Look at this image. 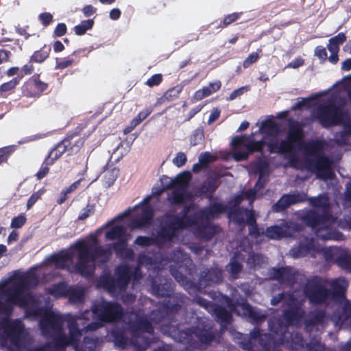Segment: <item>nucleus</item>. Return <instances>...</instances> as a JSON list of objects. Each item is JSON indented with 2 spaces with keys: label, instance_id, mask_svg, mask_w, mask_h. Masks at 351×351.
Masks as SVG:
<instances>
[{
  "label": "nucleus",
  "instance_id": "obj_1",
  "mask_svg": "<svg viewBox=\"0 0 351 351\" xmlns=\"http://www.w3.org/2000/svg\"><path fill=\"white\" fill-rule=\"evenodd\" d=\"M331 289L308 280L304 288L295 289L273 297L271 304L277 305L280 302L284 306V317L289 326L283 324L280 319H274L269 322V334L261 333L255 327L250 335L237 332L234 335L235 341L244 350L248 351H280L279 344H286L291 349L302 348V335L295 332L293 326H301L305 312L302 308L306 298L311 304H324L326 306L338 304V310L331 317L336 326H351L350 304L346 300L345 293L348 283L345 278L340 277L328 282ZM344 351H351V339L344 347Z\"/></svg>",
  "mask_w": 351,
  "mask_h": 351
},
{
  "label": "nucleus",
  "instance_id": "obj_2",
  "mask_svg": "<svg viewBox=\"0 0 351 351\" xmlns=\"http://www.w3.org/2000/svg\"><path fill=\"white\" fill-rule=\"evenodd\" d=\"M289 130L286 140L278 142L276 138L282 133L279 124L269 121L262 123L258 132L264 135V141H254L252 136H237L232 139L233 158L237 161L246 160L250 153L261 151L267 143L271 150H276L282 154H291L289 164L295 169H300L301 164L293 154L295 146L304 154L305 167L314 172L317 177L322 180L331 178L333 172L331 169L332 162L325 156L324 144L321 141H310L303 142V130L301 124L293 119H289Z\"/></svg>",
  "mask_w": 351,
  "mask_h": 351
},
{
  "label": "nucleus",
  "instance_id": "obj_3",
  "mask_svg": "<svg viewBox=\"0 0 351 351\" xmlns=\"http://www.w3.org/2000/svg\"><path fill=\"white\" fill-rule=\"evenodd\" d=\"M92 243L85 239L77 240L71 248L74 252H67L51 256V261L55 266L61 269L66 268L69 263L73 261V256L76 258L74 268L76 272L84 277H91L96 269V262L105 264L109 261L112 256L111 248L97 245L98 239L93 236Z\"/></svg>",
  "mask_w": 351,
  "mask_h": 351
},
{
  "label": "nucleus",
  "instance_id": "obj_4",
  "mask_svg": "<svg viewBox=\"0 0 351 351\" xmlns=\"http://www.w3.org/2000/svg\"><path fill=\"white\" fill-rule=\"evenodd\" d=\"M193 261L186 253L180 250L173 251L171 254L169 272L190 295H194L193 300L197 302V284L187 278V275H193Z\"/></svg>",
  "mask_w": 351,
  "mask_h": 351
},
{
  "label": "nucleus",
  "instance_id": "obj_5",
  "mask_svg": "<svg viewBox=\"0 0 351 351\" xmlns=\"http://www.w3.org/2000/svg\"><path fill=\"white\" fill-rule=\"evenodd\" d=\"M191 208V205L185 206L180 215H173L167 217V219L162 224L156 237L158 244L172 241L179 230L197 225V212L194 211L192 215H189Z\"/></svg>",
  "mask_w": 351,
  "mask_h": 351
},
{
  "label": "nucleus",
  "instance_id": "obj_6",
  "mask_svg": "<svg viewBox=\"0 0 351 351\" xmlns=\"http://www.w3.org/2000/svg\"><path fill=\"white\" fill-rule=\"evenodd\" d=\"M319 250L322 251L323 255L327 261L334 262L337 265L340 259H342L346 256V249L337 247H329L322 249L312 237H308L301 238L298 246L290 250L289 255L294 258H298L308 254L313 256L314 253Z\"/></svg>",
  "mask_w": 351,
  "mask_h": 351
},
{
  "label": "nucleus",
  "instance_id": "obj_7",
  "mask_svg": "<svg viewBox=\"0 0 351 351\" xmlns=\"http://www.w3.org/2000/svg\"><path fill=\"white\" fill-rule=\"evenodd\" d=\"M37 282L38 278L36 275L28 274L11 286L3 288L1 291L2 295L13 306H19L26 308L29 303L35 302V300L31 293L23 294V291L29 289L31 285H36Z\"/></svg>",
  "mask_w": 351,
  "mask_h": 351
},
{
  "label": "nucleus",
  "instance_id": "obj_8",
  "mask_svg": "<svg viewBox=\"0 0 351 351\" xmlns=\"http://www.w3.org/2000/svg\"><path fill=\"white\" fill-rule=\"evenodd\" d=\"M301 218L306 224L315 229L317 237L322 240L343 239V234L335 228L337 221L332 216L319 217L315 211L308 210L301 215Z\"/></svg>",
  "mask_w": 351,
  "mask_h": 351
},
{
  "label": "nucleus",
  "instance_id": "obj_9",
  "mask_svg": "<svg viewBox=\"0 0 351 351\" xmlns=\"http://www.w3.org/2000/svg\"><path fill=\"white\" fill-rule=\"evenodd\" d=\"M173 282L171 279H160L152 282V293L157 297H168L169 299L163 304L164 308L168 314H178L189 298L182 293H173Z\"/></svg>",
  "mask_w": 351,
  "mask_h": 351
},
{
  "label": "nucleus",
  "instance_id": "obj_10",
  "mask_svg": "<svg viewBox=\"0 0 351 351\" xmlns=\"http://www.w3.org/2000/svg\"><path fill=\"white\" fill-rule=\"evenodd\" d=\"M131 281V267L128 264L117 265L114 269V277L110 274L101 275L97 286L110 293L124 292Z\"/></svg>",
  "mask_w": 351,
  "mask_h": 351
},
{
  "label": "nucleus",
  "instance_id": "obj_11",
  "mask_svg": "<svg viewBox=\"0 0 351 351\" xmlns=\"http://www.w3.org/2000/svg\"><path fill=\"white\" fill-rule=\"evenodd\" d=\"M191 179V174L189 171H184L174 179H170L164 189H172L171 195L169 196V202L171 204L181 205L191 203L194 200V196H197V192L193 194L189 190V182Z\"/></svg>",
  "mask_w": 351,
  "mask_h": 351
},
{
  "label": "nucleus",
  "instance_id": "obj_12",
  "mask_svg": "<svg viewBox=\"0 0 351 351\" xmlns=\"http://www.w3.org/2000/svg\"><path fill=\"white\" fill-rule=\"evenodd\" d=\"M93 316L104 324L119 322L123 316V309L117 302L102 300L91 306Z\"/></svg>",
  "mask_w": 351,
  "mask_h": 351
},
{
  "label": "nucleus",
  "instance_id": "obj_13",
  "mask_svg": "<svg viewBox=\"0 0 351 351\" xmlns=\"http://www.w3.org/2000/svg\"><path fill=\"white\" fill-rule=\"evenodd\" d=\"M224 304L230 311L235 312L238 315L247 318L253 323L261 322L265 319V315L262 311L252 307L245 299H238L236 295H232L231 299L224 298Z\"/></svg>",
  "mask_w": 351,
  "mask_h": 351
},
{
  "label": "nucleus",
  "instance_id": "obj_14",
  "mask_svg": "<svg viewBox=\"0 0 351 351\" xmlns=\"http://www.w3.org/2000/svg\"><path fill=\"white\" fill-rule=\"evenodd\" d=\"M314 116L324 127L341 124L344 121L342 109L335 105L333 99H330L326 105L318 106Z\"/></svg>",
  "mask_w": 351,
  "mask_h": 351
},
{
  "label": "nucleus",
  "instance_id": "obj_15",
  "mask_svg": "<svg viewBox=\"0 0 351 351\" xmlns=\"http://www.w3.org/2000/svg\"><path fill=\"white\" fill-rule=\"evenodd\" d=\"M191 322H179L169 326L170 336L176 341L193 348H197V325L186 326Z\"/></svg>",
  "mask_w": 351,
  "mask_h": 351
},
{
  "label": "nucleus",
  "instance_id": "obj_16",
  "mask_svg": "<svg viewBox=\"0 0 351 351\" xmlns=\"http://www.w3.org/2000/svg\"><path fill=\"white\" fill-rule=\"evenodd\" d=\"M64 319L62 315L45 309L39 322V327L44 336L60 332L63 328Z\"/></svg>",
  "mask_w": 351,
  "mask_h": 351
},
{
  "label": "nucleus",
  "instance_id": "obj_17",
  "mask_svg": "<svg viewBox=\"0 0 351 351\" xmlns=\"http://www.w3.org/2000/svg\"><path fill=\"white\" fill-rule=\"evenodd\" d=\"M49 88V84L40 79V74L34 73L22 86L23 96L28 98H38Z\"/></svg>",
  "mask_w": 351,
  "mask_h": 351
},
{
  "label": "nucleus",
  "instance_id": "obj_18",
  "mask_svg": "<svg viewBox=\"0 0 351 351\" xmlns=\"http://www.w3.org/2000/svg\"><path fill=\"white\" fill-rule=\"evenodd\" d=\"M90 311L86 310L84 311L80 316L75 317L71 314L65 315V320L67 322V327L69 328V338L71 342L72 346L76 350L80 346V339L83 335L84 330H80L77 324V319H88V315Z\"/></svg>",
  "mask_w": 351,
  "mask_h": 351
},
{
  "label": "nucleus",
  "instance_id": "obj_19",
  "mask_svg": "<svg viewBox=\"0 0 351 351\" xmlns=\"http://www.w3.org/2000/svg\"><path fill=\"white\" fill-rule=\"evenodd\" d=\"M300 230V226L294 222H284L279 226H273L267 228L266 236L271 239H280L283 237L295 236V233Z\"/></svg>",
  "mask_w": 351,
  "mask_h": 351
},
{
  "label": "nucleus",
  "instance_id": "obj_20",
  "mask_svg": "<svg viewBox=\"0 0 351 351\" xmlns=\"http://www.w3.org/2000/svg\"><path fill=\"white\" fill-rule=\"evenodd\" d=\"M269 275L271 278L277 280L282 284L293 285L295 282L301 279L302 276L297 273L292 267L272 268Z\"/></svg>",
  "mask_w": 351,
  "mask_h": 351
},
{
  "label": "nucleus",
  "instance_id": "obj_21",
  "mask_svg": "<svg viewBox=\"0 0 351 351\" xmlns=\"http://www.w3.org/2000/svg\"><path fill=\"white\" fill-rule=\"evenodd\" d=\"M267 167V165L265 163H261V167H258L259 169V179L257 181L255 186L252 189H250L246 191L244 193H242V194L237 196L234 198V206H237L243 199H246L249 200L250 205L252 204L254 200L256 199V194L257 193V191L259 190L261 188H262L266 181L265 180V169L264 168Z\"/></svg>",
  "mask_w": 351,
  "mask_h": 351
},
{
  "label": "nucleus",
  "instance_id": "obj_22",
  "mask_svg": "<svg viewBox=\"0 0 351 351\" xmlns=\"http://www.w3.org/2000/svg\"><path fill=\"white\" fill-rule=\"evenodd\" d=\"M128 327L133 336H139L144 332L153 334L154 330L152 322L145 315L139 314H136L135 320L130 322Z\"/></svg>",
  "mask_w": 351,
  "mask_h": 351
},
{
  "label": "nucleus",
  "instance_id": "obj_23",
  "mask_svg": "<svg viewBox=\"0 0 351 351\" xmlns=\"http://www.w3.org/2000/svg\"><path fill=\"white\" fill-rule=\"evenodd\" d=\"M60 143L67 154L71 156L80 152L84 145V139L78 132H75L69 133Z\"/></svg>",
  "mask_w": 351,
  "mask_h": 351
},
{
  "label": "nucleus",
  "instance_id": "obj_24",
  "mask_svg": "<svg viewBox=\"0 0 351 351\" xmlns=\"http://www.w3.org/2000/svg\"><path fill=\"white\" fill-rule=\"evenodd\" d=\"M328 319V317L323 311H314L311 312L304 319L305 328L309 332L314 330L318 331L320 328L324 327V324Z\"/></svg>",
  "mask_w": 351,
  "mask_h": 351
},
{
  "label": "nucleus",
  "instance_id": "obj_25",
  "mask_svg": "<svg viewBox=\"0 0 351 351\" xmlns=\"http://www.w3.org/2000/svg\"><path fill=\"white\" fill-rule=\"evenodd\" d=\"M199 306H204L208 311L213 312L217 321L220 322L221 327L226 326L232 321V315L230 311L225 308L220 306H213V304L206 303L201 297H199Z\"/></svg>",
  "mask_w": 351,
  "mask_h": 351
},
{
  "label": "nucleus",
  "instance_id": "obj_26",
  "mask_svg": "<svg viewBox=\"0 0 351 351\" xmlns=\"http://www.w3.org/2000/svg\"><path fill=\"white\" fill-rule=\"evenodd\" d=\"M306 199V194L302 192L284 195L273 206V210L276 212H279L292 204L304 202Z\"/></svg>",
  "mask_w": 351,
  "mask_h": 351
},
{
  "label": "nucleus",
  "instance_id": "obj_27",
  "mask_svg": "<svg viewBox=\"0 0 351 351\" xmlns=\"http://www.w3.org/2000/svg\"><path fill=\"white\" fill-rule=\"evenodd\" d=\"M154 213L149 205L143 206L141 213L133 219L130 223L131 229H141L151 224Z\"/></svg>",
  "mask_w": 351,
  "mask_h": 351
},
{
  "label": "nucleus",
  "instance_id": "obj_28",
  "mask_svg": "<svg viewBox=\"0 0 351 351\" xmlns=\"http://www.w3.org/2000/svg\"><path fill=\"white\" fill-rule=\"evenodd\" d=\"M310 204L315 208L311 210L315 211L319 217L332 216L330 213V203L326 195H321L317 197L308 199Z\"/></svg>",
  "mask_w": 351,
  "mask_h": 351
},
{
  "label": "nucleus",
  "instance_id": "obj_29",
  "mask_svg": "<svg viewBox=\"0 0 351 351\" xmlns=\"http://www.w3.org/2000/svg\"><path fill=\"white\" fill-rule=\"evenodd\" d=\"M222 281V271L218 267H214L206 272L201 274L199 278V289L204 285H210L212 283H219Z\"/></svg>",
  "mask_w": 351,
  "mask_h": 351
},
{
  "label": "nucleus",
  "instance_id": "obj_30",
  "mask_svg": "<svg viewBox=\"0 0 351 351\" xmlns=\"http://www.w3.org/2000/svg\"><path fill=\"white\" fill-rule=\"evenodd\" d=\"M253 215L254 213L252 210L236 208L229 213L228 217L230 220L237 225L241 226L244 224L245 222L252 221Z\"/></svg>",
  "mask_w": 351,
  "mask_h": 351
},
{
  "label": "nucleus",
  "instance_id": "obj_31",
  "mask_svg": "<svg viewBox=\"0 0 351 351\" xmlns=\"http://www.w3.org/2000/svg\"><path fill=\"white\" fill-rule=\"evenodd\" d=\"M226 206L221 203H215L204 210H199V220L206 219L208 220L217 217L220 214L225 212Z\"/></svg>",
  "mask_w": 351,
  "mask_h": 351
},
{
  "label": "nucleus",
  "instance_id": "obj_32",
  "mask_svg": "<svg viewBox=\"0 0 351 351\" xmlns=\"http://www.w3.org/2000/svg\"><path fill=\"white\" fill-rule=\"evenodd\" d=\"M51 46L44 45L38 50L35 51L30 56V62L42 64L49 57L51 53Z\"/></svg>",
  "mask_w": 351,
  "mask_h": 351
},
{
  "label": "nucleus",
  "instance_id": "obj_33",
  "mask_svg": "<svg viewBox=\"0 0 351 351\" xmlns=\"http://www.w3.org/2000/svg\"><path fill=\"white\" fill-rule=\"evenodd\" d=\"M344 203L346 207L351 208V182L346 185ZM339 226L343 229H351V215L346 216L343 220H340Z\"/></svg>",
  "mask_w": 351,
  "mask_h": 351
},
{
  "label": "nucleus",
  "instance_id": "obj_34",
  "mask_svg": "<svg viewBox=\"0 0 351 351\" xmlns=\"http://www.w3.org/2000/svg\"><path fill=\"white\" fill-rule=\"evenodd\" d=\"M22 78L23 75H18L8 82L3 83L0 86V97H6L9 93L13 92Z\"/></svg>",
  "mask_w": 351,
  "mask_h": 351
},
{
  "label": "nucleus",
  "instance_id": "obj_35",
  "mask_svg": "<svg viewBox=\"0 0 351 351\" xmlns=\"http://www.w3.org/2000/svg\"><path fill=\"white\" fill-rule=\"evenodd\" d=\"M65 152V149L62 147V145L59 142L48 153L45 158V163L47 165H53Z\"/></svg>",
  "mask_w": 351,
  "mask_h": 351
},
{
  "label": "nucleus",
  "instance_id": "obj_36",
  "mask_svg": "<svg viewBox=\"0 0 351 351\" xmlns=\"http://www.w3.org/2000/svg\"><path fill=\"white\" fill-rule=\"evenodd\" d=\"M53 343L54 347L58 350L65 349L69 346H72L71 342L69 340V336L65 335L63 332V328L60 332H56L53 334Z\"/></svg>",
  "mask_w": 351,
  "mask_h": 351
},
{
  "label": "nucleus",
  "instance_id": "obj_37",
  "mask_svg": "<svg viewBox=\"0 0 351 351\" xmlns=\"http://www.w3.org/2000/svg\"><path fill=\"white\" fill-rule=\"evenodd\" d=\"M126 229L123 226H115L106 232V238L110 241L125 239Z\"/></svg>",
  "mask_w": 351,
  "mask_h": 351
},
{
  "label": "nucleus",
  "instance_id": "obj_38",
  "mask_svg": "<svg viewBox=\"0 0 351 351\" xmlns=\"http://www.w3.org/2000/svg\"><path fill=\"white\" fill-rule=\"evenodd\" d=\"M335 140L339 145L351 146V126H346L343 131L337 132Z\"/></svg>",
  "mask_w": 351,
  "mask_h": 351
},
{
  "label": "nucleus",
  "instance_id": "obj_39",
  "mask_svg": "<svg viewBox=\"0 0 351 351\" xmlns=\"http://www.w3.org/2000/svg\"><path fill=\"white\" fill-rule=\"evenodd\" d=\"M98 344V337L96 336H85L82 347L78 346L75 351H95Z\"/></svg>",
  "mask_w": 351,
  "mask_h": 351
},
{
  "label": "nucleus",
  "instance_id": "obj_40",
  "mask_svg": "<svg viewBox=\"0 0 351 351\" xmlns=\"http://www.w3.org/2000/svg\"><path fill=\"white\" fill-rule=\"evenodd\" d=\"M239 259V256L235 253V256L231 258L227 267L228 272L233 279L238 278V274L241 272L242 269L241 263Z\"/></svg>",
  "mask_w": 351,
  "mask_h": 351
},
{
  "label": "nucleus",
  "instance_id": "obj_41",
  "mask_svg": "<svg viewBox=\"0 0 351 351\" xmlns=\"http://www.w3.org/2000/svg\"><path fill=\"white\" fill-rule=\"evenodd\" d=\"M267 261L266 257L259 254H250L247 261V264L250 267L256 268L261 267Z\"/></svg>",
  "mask_w": 351,
  "mask_h": 351
},
{
  "label": "nucleus",
  "instance_id": "obj_42",
  "mask_svg": "<svg viewBox=\"0 0 351 351\" xmlns=\"http://www.w3.org/2000/svg\"><path fill=\"white\" fill-rule=\"evenodd\" d=\"M84 296V291L82 289L73 288L70 287L66 297H68L71 302L77 303L82 301Z\"/></svg>",
  "mask_w": 351,
  "mask_h": 351
},
{
  "label": "nucleus",
  "instance_id": "obj_43",
  "mask_svg": "<svg viewBox=\"0 0 351 351\" xmlns=\"http://www.w3.org/2000/svg\"><path fill=\"white\" fill-rule=\"evenodd\" d=\"M94 25L93 19L82 21L79 25L74 27L75 34L77 36L85 34L87 30L91 29Z\"/></svg>",
  "mask_w": 351,
  "mask_h": 351
},
{
  "label": "nucleus",
  "instance_id": "obj_44",
  "mask_svg": "<svg viewBox=\"0 0 351 351\" xmlns=\"http://www.w3.org/2000/svg\"><path fill=\"white\" fill-rule=\"evenodd\" d=\"M134 244L141 247H149L158 244L156 237L138 236L134 240Z\"/></svg>",
  "mask_w": 351,
  "mask_h": 351
},
{
  "label": "nucleus",
  "instance_id": "obj_45",
  "mask_svg": "<svg viewBox=\"0 0 351 351\" xmlns=\"http://www.w3.org/2000/svg\"><path fill=\"white\" fill-rule=\"evenodd\" d=\"M69 287L66 283L60 282L53 286L51 293L55 296L66 297Z\"/></svg>",
  "mask_w": 351,
  "mask_h": 351
},
{
  "label": "nucleus",
  "instance_id": "obj_46",
  "mask_svg": "<svg viewBox=\"0 0 351 351\" xmlns=\"http://www.w3.org/2000/svg\"><path fill=\"white\" fill-rule=\"evenodd\" d=\"M16 145H8L0 148V165L7 162L10 156L16 151Z\"/></svg>",
  "mask_w": 351,
  "mask_h": 351
},
{
  "label": "nucleus",
  "instance_id": "obj_47",
  "mask_svg": "<svg viewBox=\"0 0 351 351\" xmlns=\"http://www.w3.org/2000/svg\"><path fill=\"white\" fill-rule=\"evenodd\" d=\"M112 336L113 337L114 343L117 346L119 347H124L127 345L128 338L125 336L122 330H113L112 332Z\"/></svg>",
  "mask_w": 351,
  "mask_h": 351
},
{
  "label": "nucleus",
  "instance_id": "obj_48",
  "mask_svg": "<svg viewBox=\"0 0 351 351\" xmlns=\"http://www.w3.org/2000/svg\"><path fill=\"white\" fill-rule=\"evenodd\" d=\"M220 87L221 82L219 81H216L213 83H210L207 86L203 87L201 90H199V94L201 93L202 97H205L219 90Z\"/></svg>",
  "mask_w": 351,
  "mask_h": 351
},
{
  "label": "nucleus",
  "instance_id": "obj_49",
  "mask_svg": "<svg viewBox=\"0 0 351 351\" xmlns=\"http://www.w3.org/2000/svg\"><path fill=\"white\" fill-rule=\"evenodd\" d=\"M217 187V182L215 178H209L204 183L201 189H199V193H207L213 192Z\"/></svg>",
  "mask_w": 351,
  "mask_h": 351
},
{
  "label": "nucleus",
  "instance_id": "obj_50",
  "mask_svg": "<svg viewBox=\"0 0 351 351\" xmlns=\"http://www.w3.org/2000/svg\"><path fill=\"white\" fill-rule=\"evenodd\" d=\"M345 254L346 256L340 259L338 266L351 272V251L346 249Z\"/></svg>",
  "mask_w": 351,
  "mask_h": 351
},
{
  "label": "nucleus",
  "instance_id": "obj_51",
  "mask_svg": "<svg viewBox=\"0 0 351 351\" xmlns=\"http://www.w3.org/2000/svg\"><path fill=\"white\" fill-rule=\"evenodd\" d=\"M14 307L6 300L5 302L0 300V315H5L8 318L12 314Z\"/></svg>",
  "mask_w": 351,
  "mask_h": 351
},
{
  "label": "nucleus",
  "instance_id": "obj_52",
  "mask_svg": "<svg viewBox=\"0 0 351 351\" xmlns=\"http://www.w3.org/2000/svg\"><path fill=\"white\" fill-rule=\"evenodd\" d=\"M112 248L118 256H121L127 248V239H120L112 244Z\"/></svg>",
  "mask_w": 351,
  "mask_h": 351
},
{
  "label": "nucleus",
  "instance_id": "obj_53",
  "mask_svg": "<svg viewBox=\"0 0 351 351\" xmlns=\"http://www.w3.org/2000/svg\"><path fill=\"white\" fill-rule=\"evenodd\" d=\"M95 204H88L85 208H84L81 213L79 215L77 219L79 221H84L88 217L93 215L95 211Z\"/></svg>",
  "mask_w": 351,
  "mask_h": 351
},
{
  "label": "nucleus",
  "instance_id": "obj_54",
  "mask_svg": "<svg viewBox=\"0 0 351 351\" xmlns=\"http://www.w3.org/2000/svg\"><path fill=\"white\" fill-rule=\"evenodd\" d=\"M249 225V232L252 236L257 237L258 236L263 234V230L258 228L256 224L254 215H252V221L246 222Z\"/></svg>",
  "mask_w": 351,
  "mask_h": 351
},
{
  "label": "nucleus",
  "instance_id": "obj_55",
  "mask_svg": "<svg viewBox=\"0 0 351 351\" xmlns=\"http://www.w3.org/2000/svg\"><path fill=\"white\" fill-rule=\"evenodd\" d=\"M216 159V156L209 152H204L199 156V168L200 166L206 165L210 162H213Z\"/></svg>",
  "mask_w": 351,
  "mask_h": 351
},
{
  "label": "nucleus",
  "instance_id": "obj_56",
  "mask_svg": "<svg viewBox=\"0 0 351 351\" xmlns=\"http://www.w3.org/2000/svg\"><path fill=\"white\" fill-rule=\"evenodd\" d=\"M214 339V335L212 332H199V344L202 343H208L213 341ZM200 345H199V348Z\"/></svg>",
  "mask_w": 351,
  "mask_h": 351
},
{
  "label": "nucleus",
  "instance_id": "obj_57",
  "mask_svg": "<svg viewBox=\"0 0 351 351\" xmlns=\"http://www.w3.org/2000/svg\"><path fill=\"white\" fill-rule=\"evenodd\" d=\"M205 232H206V234H204V232L203 231V230H202L200 226L199 225V240L200 239V238H205L206 239H209L215 233V229L213 228L210 225H208L205 228Z\"/></svg>",
  "mask_w": 351,
  "mask_h": 351
},
{
  "label": "nucleus",
  "instance_id": "obj_58",
  "mask_svg": "<svg viewBox=\"0 0 351 351\" xmlns=\"http://www.w3.org/2000/svg\"><path fill=\"white\" fill-rule=\"evenodd\" d=\"M74 60L73 59H70L69 58L62 60H59L58 58H56L55 68L56 69L62 70L71 66Z\"/></svg>",
  "mask_w": 351,
  "mask_h": 351
},
{
  "label": "nucleus",
  "instance_id": "obj_59",
  "mask_svg": "<svg viewBox=\"0 0 351 351\" xmlns=\"http://www.w3.org/2000/svg\"><path fill=\"white\" fill-rule=\"evenodd\" d=\"M26 222V217L23 215L14 217L11 221V228H21Z\"/></svg>",
  "mask_w": 351,
  "mask_h": 351
},
{
  "label": "nucleus",
  "instance_id": "obj_60",
  "mask_svg": "<svg viewBox=\"0 0 351 351\" xmlns=\"http://www.w3.org/2000/svg\"><path fill=\"white\" fill-rule=\"evenodd\" d=\"M162 81V74L157 73L154 74L151 77H149L145 84L149 87H153L155 86L159 85Z\"/></svg>",
  "mask_w": 351,
  "mask_h": 351
},
{
  "label": "nucleus",
  "instance_id": "obj_61",
  "mask_svg": "<svg viewBox=\"0 0 351 351\" xmlns=\"http://www.w3.org/2000/svg\"><path fill=\"white\" fill-rule=\"evenodd\" d=\"M51 165H47L45 163V160L43 162L41 167L38 171L36 173L37 180H40L44 178L49 172V167Z\"/></svg>",
  "mask_w": 351,
  "mask_h": 351
},
{
  "label": "nucleus",
  "instance_id": "obj_62",
  "mask_svg": "<svg viewBox=\"0 0 351 351\" xmlns=\"http://www.w3.org/2000/svg\"><path fill=\"white\" fill-rule=\"evenodd\" d=\"M186 156L184 153L179 152L173 159V163L178 167H181L186 162Z\"/></svg>",
  "mask_w": 351,
  "mask_h": 351
},
{
  "label": "nucleus",
  "instance_id": "obj_63",
  "mask_svg": "<svg viewBox=\"0 0 351 351\" xmlns=\"http://www.w3.org/2000/svg\"><path fill=\"white\" fill-rule=\"evenodd\" d=\"M38 19L45 27H47L52 22L53 16L50 12H43L38 15Z\"/></svg>",
  "mask_w": 351,
  "mask_h": 351
},
{
  "label": "nucleus",
  "instance_id": "obj_64",
  "mask_svg": "<svg viewBox=\"0 0 351 351\" xmlns=\"http://www.w3.org/2000/svg\"><path fill=\"white\" fill-rule=\"evenodd\" d=\"M67 27L65 23H58L53 30V36L61 37L66 33Z\"/></svg>",
  "mask_w": 351,
  "mask_h": 351
}]
</instances>
